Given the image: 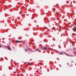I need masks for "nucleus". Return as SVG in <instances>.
Listing matches in <instances>:
<instances>
[{
  "mask_svg": "<svg viewBox=\"0 0 76 76\" xmlns=\"http://www.w3.org/2000/svg\"><path fill=\"white\" fill-rule=\"evenodd\" d=\"M16 42H18V43H19V42H22V41H19L18 40H16Z\"/></svg>",
  "mask_w": 76,
  "mask_h": 76,
  "instance_id": "f03ea898",
  "label": "nucleus"
},
{
  "mask_svg": "<svg viewBox=\"0 0 76 76\" xmlns=\"http://www.w3.org/2000/svg\"><path fill=\"white\" fill-rule=\"evenodd\" d=\"M73 50H76V48H73Z\"/></svg>",
  "mask_w": 76,
  "mask_h": 76,
  "instance_id": "0eeeda50",
  "label": "nucleus"
},
{
  "mask_svg": "<svg viewBox=\"0 0 76 76\" xmlns=\"http://www.w3.org/2000/svg\"><path fill=\"white\" fill-rule=\"evenodd\" d=\"M8 50H10V51H11V49H10V47H8Z\"/></svg>",
  "mask_w": 76,
  "mask_h": 76,
  "instance_id": "39448f33",
  "label": "nucleus"
},
{
  "mask_svg": "<svg viewBox=\"0 0 76 76\" xmlns=\"http://www.w3.org/2000/svg\"><path fill=\"white\" fill-rule=\"evenodd\" d=\"M73 2H74V1H73Z\"/></svg>",
  "mask_w": 76,
  "mask_h": 76,
  "instance_id": "a211bd4d",
  "label": "nucleus"
},
{
  "mask_svg": "<svg viewBox=\"0 0 76 76\" xmlns=\"http://www.w3.org/2000/svg\"><path fill=\"white\" fill-rule=\"evenodd\" d=\"M71 62H72V63H73V62H74V61H71Z\"/></svg>",
  "mask_w": 76,
  "mask_h": 76,
  "instance_id": "ddd939ff",
  "label": "nucleus"
},
{
  "mask_svg": "<svg viewBox=\"0 0 76 76\" xmlns=\"http://www.w3.org/2000/svg\"><path fill=\"white\" fill-rule=\"evenodd\" d=\"M28 66H31V64H30V63H29V62H28Z\"/></svg>",
  "mask_w": 76,
  "mask_h": 76,
  "instance_id": "423d86ee",
  "label": "nucleus"
},
{
  "mask_svg": "<svg viewBox=\"0 0 76 76\" xmlns=\"http://www.w3.org/2000/svg\"><path fill=\"white\" fill-rule=\"evenodd\" d=\"M38 50H39V48H38V49L36 50V51H38Z\"/></svg>",
  "mask_w": 76,
  "mask_h": 76,
  "instance_id": "f8f14e48",
  "label": "nucleus"
},
{
  "mask_svg": "<svg viewBox=\"0 0 76 76\" xmlns=\"http://www.w3.org/2000/svg\"><path fill=\"white\" fill-rule=\"evenodd\" d=\"M31 69H32V67H30Z\"/></svg>",
  "mask_w": 76,
  "mask_h": 76,
  "instance_id": "dca6fc26",
  "label": "nucleus"
},
{
  "mask_svg": "<svg viewBox=\"0 0 76 76\" xmlns=\"http://www.w3.org/2000/svg\"><path fill=\"white\" fill-rule=\"evenodd\" d=\"M50 50H53V49L51 48H50Z\"/></svg>",
  "mask_w": 76,
  "mask_h": 76,
  "instance_id": "6e6552de",
  "label": "nucleus"
},
{
  "mask_svg": "<svg viewBox=\"0 0 76 76\" xmlns=\"http://www.w3.org/2000/svg\"><path fill=\"white\" fill-rule=\"evenodd\" d=\"M43 48L44 50H47V48L44 47H43Z\"/></svg>",
  "mask_w": 76,
  "mask_h": 76,
  "instance_id": "20e7f679",
  "label": "nucleus"
},
{
  "mask_svg": "<svg viewBox=\"0 0 76 76\" xmlns=\"http://www.w3.org/2000/svg\"><path fill=\"white\" fill-rule=\"evenodd\" d=\"M59 54H60V55H63V53L62 52H60L59 53Z\"/></svg>",
  "mask_w": 76,
  "mask_h": 76,
  "instance_id": "7ed1b4c3",
  "label": "nucleus"
},
{
  "mask_svg": "<svg viewBox=\"0 0 76 76\" xmlns=\"http://www.w3.org/2000/svg\"><path fill=\"white\" fill-rule=\"evenodd\" d=\"M28 51V49H26L25 50V51Z\"/></svg>",
  "mask_w": 76,
  "mask_h": 76,
  "instance_id": "9d476101",
  "label": "nucleus"
},
{
  "mask_svg": "<svg viewBox=\"0 0 76 76\" xmlns=\"http://www.w3.org/2000/svg\"><path fill=\"white\" fill-rule=\"evenodd\" d=\"M3 76H5V75H4Z\"/></svg>",
  "mask_w": 76,
  "mask_h": 76,
  "instance_id": "f3484780",
  "label": "nucleus"
},
{
  "mask_svg": "<svg viewBox=\"0 0 76 76\" xmlns=\"http://www.w3.org/2000/svg\"><path fill=\"white\" fill-rule=\"evenodd\" d=\"M72 66H73V65L71 64V65L70 66V67H71Z\"/></svg>",
  "mask_w": 76,
  "mask_h": 76,
  "instance_id": "9b49d317",
  "label": "nucleus"
},
{
  "mask_svg": "<svg viewBox=\"0 0 76 76\" xmlns=\"http://www.w3.org/2000/svg\"><path fill=\"white\" fill-rule=\"evenodd\" d=\"M72 29L74 32H76V27H74Z\"/></svg>",
  "mask_w": 76,
  "mask_h": 76,
  "instance_id": "f257e3e1",
  "label": "nucleus"
},
{
  "mask_svg": "<svg viewBox=\"0 0 76 76\" xmlns=\"http://www.w3.org/2000/svg\"><path fill=\"white\" fill-rule=\"evenodd\" d=\"M72 35H75V33H73L72 34Z\"/></svg>",
  "mask_w": 76,
  "mask_h": 76,
  "instance_id": "1a4fd4ad",
  "label": "nucleus"
},
{
  "mask_svg": "<svg viewBox=\"0 0 76 76\" xmlns=\"http://www.w3.org/2000/svg\"><path fill=\"white\" fill-rule=\"evenodd\" d=\"M1 46L0 45V48H1Z\"/></svg>",
  "mask_w": 76,
  "mask_h": 76,
  "instance_id": "4468645a",
  "label": "nucleus"
},
{
  "mask_svg": "<svg viewBox=\"0 0 76 76\" xmlns=\"http://www.w3.org/2000/svg\"><path fill=\"white\" fill-rule=\"evenodd\" d=\"M66 55H67V56H69V55H68L67 54H66Z\"/></svg>",
  "mask_w": 76,
  "mask_h": 76,
  "instance_id": "2eb2a0df",
  "label": "nucleus"
}]
</instances>
